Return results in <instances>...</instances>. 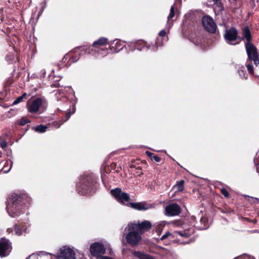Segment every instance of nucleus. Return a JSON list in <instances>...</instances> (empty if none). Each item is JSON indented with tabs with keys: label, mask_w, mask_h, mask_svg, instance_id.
Here are the masks:
<instances>
[{
	"label": "nucleus",
	"mask_w": 259,
	"mask_h": 259,
	"mask_svg": "<svg viewBox=\"0 0 259 259\" xmlns=\"http://www.w3.org/2000/svg\"><path fill=\"white\" fill-rule=\"evenodd\" d=\"M11 247L8 239L2 238L0 240V256L5 257L9 254Z\"/></svg>",
	"instance_id": "11"
},
{
	"label": "nucleus",
	"mask_w": 259,
	"mask_h": 259,
	"mask_svg": "<svg viewBox=\"0 0 259 259\" xmlns=\"http://www.w3.org/2000/svg\"><path fill=\"white\" fill-rule=\"evenodd\" d=\"M237 35L238 33L237 30L233 28L226 31L224 37L227 43L230 45H235V44H232L231 42L237 39Z\"/></svg>",
	"instance_id": "14"
},
{
	"label": "nucleus",
	"mask_w": 259,
	"mask_h": 259,
	"mask_svg": "<svg viewBox=\"0 0 259 259\" xmlns=\"http://www.w3.org/2000/svg\"><path fill=\"white\" fill-rule=\"evenodd\" d=\"M14 231L17 235L20 236L22 234V231L19 226L15 225L14 227Z\"/></svg>",
	"instance_id": "28"
},
{
	"label": "nucleus",
	"mask_w": 259,
	"mask_h": 259,
	"mask_svg": "<svg viewBox=\"0 0 259 259\" xmlns=\"http://www.w3.org/2000/svg\"><path fill=\"white\" fill-rule=\"evenodd\" d=\"M66 56H65L63 59H62V61H63L64 62H65V60H66Z\"/></svg>",
	"instance_id": "45"
},
{
	"label": "nucleus",
	"mask_w": 259,
	"mask_h": 259,
	"mask_svg": "<svg viewBox=\"0 0 259 259\" xmlns=\"http://www.w3.org/2000/svg\"><path fill=\"white\" fill-rule=\"evenodd\" d=\"M221 193L222 194L226 197H227L229 196V192H228V191L225 189V188H222L221 189Z\"/></svg>",
	"instance_id": "30"
},
{
	"label": "nucleus",
	"mask_w": 259,
	"mask_h": 259,
	"mask_svg": "<svg viewBox=\"0 0 259 259\" xmlns=\"http://www.w3.org/2000/svg\"><path fill=\"white\" fill-rule=\"evenodd\" d=\"M194 228L188 226L186 228H184L183 230L176 231L175 233L182 237L187 238L192 235L194 233Z\"/></svg>",
	"instance_id": "16"
},
{
	"label": "nucleus",
	"mask_w": 259,
	"mask_h": 259,
	"mask_svg": "<svg viewBox=\"0 0 259 259\" xmlns=\"http://www.w3.org/2000/svg\"><path fill=\"white\" fill-rule=\"evenodd\" d=\"M202 22L204 28L210 33H214L217 26L213 19L209 16H204L202 19Z\"/></svg>",
	"instance_id": "9"
},
{
	"label": "nucleus",
	"mask_w": 259,
	"mask_h": 259,
	"mask_svg": "<svg viewBox=\"0 0 259 259\" xmlns=\"http://www.w3.org/2000/svg\"><path fill=\"white\" fill-rule=\"evenodd\" d=\"M176 8V4L174 3L171 7L169 14L167 17V23L171 20L175 16V10Z\"/></svg>",
	"instance_id": "24"
},
{
	"label": "nucleus",
	"mask_w": 259,
	"mask_h": 259,
	"mask_svg": "<svg viewBox=\"0 0 259 259\" xmlns=\"http://www.w3.org/2000/svg\"><path fill=\"white\" fill-rule=\"evenodd\" d=\"M13 56L12 57H10V58H9V56H7L6 57V59H7V60H13Z\"/></svg>",
	"instance_id": "44"
},
{
	"label": "nucleus",
	"mask_w": 259,
	"mask_h": 259,
	"mask_svg": "<svg viewBox=\"0 0 259 259\" xmlns=\"http://www.w3.org/2000/svg\"><path fill=\"white\" fill-rule=\"evenodd\" d=\"M71 114V112H68V113L66 114V120H65V121H66V120H68V119H69V118H70V117Z\"/></svg>",
	"instance_id": "40"
},
{
	"label": "nucleus",
	"mask_w": 259,
	"mask_h": 259,
	"mask_svg": "<svg viewBox=\"0 0 259 259\" xmlns=\"http://www.w3.org/2000/svg\"><path fill=\"white\" fill-rule=\"evenodd\" d=\"M130 224L134 228L138 230L141 234L149 230L152 227L151 223L148 221H145L141 223L136 224L131 223Z\"/></svg>",
	"instance_id": "12"
},
{
	"label": "nucleus",
	"mask_w": 259,
	"mask_h": 259,
	"mask_svg": "<svg viewBox=\"0 0 259 259\" xmlns=\"http://www.w3.org/2000/svg\"><path fill=\"white\" fill-rule=\"evenodd\" d=\"M54 254L50 253L41 252L39 254H35L33 258L36 259H53L52 256Z\"/></svg>",
	"instance_id": "21"
},
{
	"label": "nucleus",
	"mask_w": 259,
	"mask_h": 259,
	"mask_svg": "<svg viewBox=\"0 0 259 259\" xmlns=\"http://www.w3.org/2000/svg\"><path fill=\"white\" fill-rule=\"evenodd\" d=\"M94 185V179L91 176H83L80 178L77 184L78 193L81 195H85L91 192Z\"/></svg>",
	"instance_id": "2"
},
{
	"label": "nucleus",
	"mask_w": 259,
	"mask_h": 259,
	"mask_svg": "<svg viewBox=\"0 0 259 259\" xmlns=\"http://www.w3.org/2000/svg\"><path fill=\"white\" fill-rule=\"evenodd\" d=\"M26 96V93H24L21 96L17 98L13 102V105H16L19 103H20L21 102H22V101L23 100V99Z\"/></svg>",
	"instance_id": "27"
},
{
	"label": "nucleus",
	"mask_w": 259,
	"mask_h": 259,
	"mask_svg": "<svg viewBox=\"0 0 259 259\" xmlns=\"http://www.w3.org/2000/svg\"><path fill=\"white\" fill-rule=\"evenodd\" d=\"M137 49L138 50H139V51L142 50V49H141V48H138V47H137Z\"/></svg>",
	"instance_id": "50"
},
{
	"label": "nucleus",
	"mask_w": 259,
	"mask_h": 259,
	"mask_svg": "<svg viewBox=\"0 0 259 259\" xmlns=\"http://www.w3.org/2000/svg\"><path fill=\"white\" fill-rule=\"evenodd\" d=\"M146 154L149 156V157H150L151 158H152V157H153V156L154 155V154L152 153H151L149 151H146Z\"/></svg>",
	"instance_id": "39"
},
{
	"label": "nucleus",
	"mask_w": 259,
	"mask_h": 259,
	"mask_svg": "<svg viewBox=\"0 0 259 259\" xmlns=\"http://www.w3.org/2000/svg\"><path fill=\"white\" fill-rule=\"evenodd\" d=\"M110 49L111 50H113L114 51L118 52L120 50H122L123 48V45L121 41L119 39H115L113 41H111L110 44Z\"/></svg>",
	"instance_id": "18"
},
{
	"label": "nucleus",
	"mask_w": 259,
	"mask_h": 259,
	"mask_svg": "<svg viewBox=\"0 0 259 259\" xmlns=\"http://www.w3.org/2000/svg\"><path fill=\"white\" fill-rule=\"evenodd\" d=\"M23 197L21 195L12 194L11 199L7 206V211L9 215L12 218L19 217L23 213Z\"/></svg>",
	"instance_id": "1"
},
{
	"label": "nucleus",
	"mask_w": 259,
	"mask_h": 259,
	"mask_svg": "<svg viewBox=\"0 0 259 259\" xmlns=\"http://www.w3.org/2000/svg\"><path fill=\"white\" fill-rule=\"evenodd\" d=\"M61 97H63V98L64 97V94H63V93H62V96H61Z\"/></svg>",
	"instance_id": "52"
},
{
	"label": "nucleus",
	"mask_w": 259,
	"mask_h": 259,
	"mask_svg": "<svg viewBox=\"0 0 259 259\" xmlns=\"http://www.w3.org/2000/svg\"><path fill=\"white\" fill-rule=\"evenodd\" d=\"M244 196H245V197L251 198L252 199H254L255 200H257V201H258V202H259V199H258V198H253V197H249V196H248V195H245Z\"/></svg>",
	"instance_id": "41"
},
{
	"label": "nucleus",
	"mask_w": 259,
	"mask_h": 259,
	"mask_svg": "<svg viewBox=\"0 0 259 259\" xmlns=\"http://www.w3.org/2000/svg\"><path fill=\"white\" fill-rule=\"evenodd\" d=\"M238 73L240 76L246 79L247 77L245 76V70L244 66H241L238 69Z\"/></svg>",
	"instance_id": "26"
},
{
	"label": "nucleus",
	"mask_w": 259,
	"mask_h": 259,
	"mask_svg": "<svg viewBox=\"0 0 259 259\" xmlns=\"http://www.w3.org/2000/svg\"><path fill=\"white\" fill-rule=\"evenodd\" d=\"M132 254L139 259H156L154 256L143 251H133Z\"/></svg>",
	"instance_id": "17"
},
{
	"label": "nucleus",
	"mask_w": 259,
	"mask_h": 259,
	"mask_svg": "<svg viewBox=\"0 0 259 259\" xmlns=\"http://www.w3.org/2000/svg\"><path fill=\"white\" fill-rule=\"evenodd\" d=\"M166 34V31L165 30H162L159 32V35L160 36H164Z\"/></svg>",
	"instance_id": "37"
},
{
	"label": "nucleus",
	"mask_w": 259,
	"mask_h": 259,
	"mask_svg": "<svg viewBox=\"0 0 259 259\" xmlns=\"http://www.w3.org/2000/svg\"><path fill=\"white\" fill-rule=\"evenodd\" d=\"M90 252L92 255L101 259V255L105 253V248L103 244L96 242L91 245Z\"/></svg>",
	"instance_id": "8"
},
{
	"label": "nucleus",
	"mask_w": 259,
	"mask_h": 259,
	"mask_svg": "<svg viewBox=\"0 0 259 259\" xmlns=\"http://www.w3.org/2000/svg\"><path fill=\"white\" fill-rule=\"evenodd\" d=\"M152 159H154L156 162H159L161 160L160 158L157 156V155H153V157H152Z\"/></svg>",
	"instance_id": "35"
},
{
	"label": "nucleus",
	"mask_w": 259,
	"mask_h": 259,
	"mask_svg": "<svg viewBox=\"0 0 259 259\" xmlns=\"http://www.w3.org/2000/svg\"><path fill=\"white\" fill-rule=\"evenodd\" d=\"M81 51H85V52H88L89 54H91L95 57H99L100 56L102 57L106 56L108 53V50L106 49H102L98 48H91V47L89 48H81Z\"/></svg>",
	"instance_id": "7"
},
{
	"label": "nucleus",
	"mask_w": 259,
	"mask_h": 259,
	"mask_svg": "<svg viewBox=\"0 0 259 259\" xmlns=\"http://www.w3.org/2000/svg\"><path fill=\"white\" fill-rule=\"evenodd\" d=\"M127 205L138 210H147L152 207L151 204L144 202H131L128 203Z\"/></svg>",
	"instance_id": "15"
},
{
	"label": "nucleus",
	"mask_w": 259,
	"mask_h": 259,
	"mask_svg": "<svg viewBox=\"0 0 259 259\" xmlns=\"http://www.w3.org/2000/svg\"><path fill=\"white\" fill-rule=\"evenodd\" d=\"M42 100L40 98H36L32 102L27 103L28 111L31 113L37 112L42 104Z\"/></svg>",
	"instance_id": "13"
},
{
	"label": "nucleus",
	"mask_w": 259,
	"mask_h": 259,
	"mask_svg": "<svg viewBox=\"0 0 259 259\" xmlns=\"http://www.w3.org/2000/svg\"><path fill=\"white\" fill-rule=\"evenodd\" d=\"M56 259H75L74 251L68 246L60 248L57 254L54 255Z\"/></svg>",
	"instance_id": "5"
},
{
	"label": "nucleus",
	"mask_w": 259,
	"mask_h": 259,
	"mask_svg": "<svg viewBox=\"0 0 259 259\" xmlns=\"http://www.w3.org/2000/svg\"><path fill=\"white\" fill-rule=\"evenodd\" d=\"M141 45H142L143 46H144L145 45V43L144 42H141L140 43Z\"/></svg>",
	"instance_id": "48"
},
{
	"label": "nucleus",
	"mask_w": 259,
	"mask_h": 259,
	"mask_svg": "<svg viewBox=\"0 0 259 259\" xmlns=\"http://www.w3.org/2000/svg\"><path fill=\"white\" fill-rule=\"evenodd\" d=\"M184 188V181L181 180L177 183L173 187V189H177L178 192H181Z\"/></svg>",
	"instance_id": "23"
},
{
	"label": "nucleus",
	"mask_w": 259,
	"mask_h": 259,
	"mask_svg": "<svg viewBox=\"0 0 259 259\" xmlns=\"http://www.w3.org/2000/svg\"><path fill=\"white\" fill-rule=\"evenodd\" d=\"M60 99H61V98H60V99H59V98H58V97H57V100H58V101H59V100H60Z\"/></svg>",
	"instance_id": "53"
},
{
	"label": "nucleus",
	"mask_w": 259,
	"mask_h": 259,
	"mask_svg": "<svg viewBox=\"0 0 259 259\" xmlns=\"http://www.w3.org/2000/svg\"><path fill=\"white\" fill-rule=\"evenodd\" d=\"M234 259H254V257L252 256H248L247 255H243L241 256H238Z\"/></svg>",
	"instance_id": "31"
},
{
	"label": "nucleus",
	"mask_w": 259,
	"mask_h": 259,
	"mask_svg": "<svg viewBox=\"0 0 259 259\" xmlns=\"http://www.w3.org/2000/svg\"><path fill=\"white\" fill-rule=\"evenodd\" d=\"M127 230L128 233L126 235V240L128 243L133 246H135L140 244L142 241L141 233L134 228L131 224H128L125 228V231Z\"/></svg>",
	"instance_id": "3"
},
{
	"label": "nucleus",
	"mask_w": 259,
	"mask_h": 259,
	"mask_svg": "<svg viewBox=\"0 0 259 259\" xmlns=\"http://www.w3.org/2000/svg\"><path fill=\"white\" fill-rule=\"evenodd\" d=\"M11 231H12V230H11V229H7V232H9V233H10V232H11Z\"/></svg>",
	"instance_id": "46"
},
{
	"label": "nucleus",
	"mask_w": 259,
	"mask_h": 259,
	"mask_svg": "<svg viewBox=\"0 0 259 259\" xmlns=\"http://www.w3.org/2000/svg\"><path fill=\"white\" fill-rule=\"evenodd\" d=\"M254 164L257 166L259 164V156H256L254 159Z\"/></svg>",
	"instance_id": "36"
},
{
	"label": "nucleus",
	"mask_w": 259,
	"mask_h": 259,
	"mask_svg": "<svg viewBox=\"0 0 259 259\" xmlns=\"http://www.w3.org/2000/svg\"><path fill=\"white\" fill-rule=\"evenodd\" d=\"M213 2H215L218 6L219 10H222L223 9V7L222 5V3L221 0H213Z\"/></svg>",
	"instance_id": "33"
},
{
	"label": "nucleus",
	"mask_w": 259,
	"mask_h": 259,
	"mask_svg": "<svg viewBox=\"0 0 259 259\" xmlns=\"http://www.w3.org/2000/svg\"><path fill=\"white\" fill-rule=\"evenodd\" d=\"M245 49L249 60L253 61L255 65L259 64V56L257 48L252 43L245 42Z\"/></svg>",
	"instance_id": "4"
},
{
	"label": "nucleus",
	"mask_w": 259,
	"mask_h": 259,
	"mask_svg": "<svg viewBox=\"0 0 259 259\" xmlns=\"http://www.w3.org/2000/svg\"><path fill=\"white\" fill-rule=\"evenodd\" d=\"M27 122L26 121H23V123H22V125H24L25 123H26Z\"/></svg>",
	"instance_id": "49"
},
{
	"label": "nucleus",
	"mask_w": 259,
	"mask_h": 259,
	"mask_svg": "<svg viewBox=\"0 0 259 259\" xmlns=\"http://www.w3.org/2000/svg\"><path fill=\"white\" fill-rule=\"evenodd\" d=\"M171 234L169 232H167L163 235H162L161 237V240H163L166 239L168 236L170 235Z\"/></svg>",
	"instance_id": "34"
},
{
	"label": "nucleus",
	"mask_w": 259,
	"mask_h": 259,
	"mask_svg": "<svg viewBox=\"0 0 259 259\" xmlns=\"http://www.w3.org/2000/svg\"><path fill=\"white\" fill-rule=\"evenodd\" d=\"M35 256V254H31L30 256H29L28 258H26V259H32L33 258V257Z\"/></svg>",
	"instance_id": "42"
},
{
	"label": "nucleus",
	"mask_w": 259,
	"mask_h": 259,
	"mask_svg": "<svg viewBox=\"0 0 259 259\" xmlns=\"http://www.w3.org/2000/svg\"><path fill=\"white\" fill-rule=\"evenodd\" d=\"M181 212L180 206L176 203H171L165 208V214L167 216H175Z\"/></svg>",
	"instance_id": "10"
},
{
	"label": "nucleus",
	"mask_w": 259,
	"mask_h": 259,
	"mask_svg": "<svg viewBox=\"0 0 259 259\" xmlns=\"http://www.w3.org/2000/svg\"><path fill=\"white\" fill-rule=\"evenodd\" d=\"M159 250L160 251L162 252V253H165L166 252V250L165 248H164L163 247H160V246H158L157 247Z\"/></svg>",
	"instance_id": "38"
},
{
	"label": "nucleus",
	"mask_w": 259,
	"mask_h": 259,
	"mask_svg": "<svg viewBox=\"0 0 259 259\" xmlns=\"http://www.w3.org/2000/svg\"><path fill=\"white\" fill-rule=\"evenodd\" d=\"M41 73H42V75L43 76H45V74H46V71L45 69H42L41 71Z\"/></svg>",
	"instance_id": "43"
},
{
	"label": "nucleus",
	"mask_w": 259,
	"mask_h": 259,
	"mask_svg": "<svg viewBox=\"0 0 259 259\" xmlns=\"http://www.w3.org/2000/svg\"><path fill=\"white\" fill-rule=\"evenodd\" d=\"M256 171L258 173H259V167H256Z\"/></svg>",
	"instance_id": "47"
},
{
	"label": "nucleus",
	"mask_w": 259,
	"mask_h": 259,
	"mask_svg": "<svg viewBox=\"0 0 259 259\" xmlns=\"http://www.w3.org/2000/svg\"><path fill=\"white\" fill-rule=\"evenodd\" d=\"M12 165H13V162L11 160H9L6 161L5 163L3 168H2V170L5 173H7V172H9L10 170V169H11V168L12 167Z\"/></svg>",
	"instance_id": "22"
},
{
	"label": "nucleus",
	"mask_w": 259,
	"mask_h": 259,
	"mask_svg": "<svg viewBox=\"0 0 259 259\" xmlns=\"http://www.w3.org/2000/svg\"><path fill=\"white\" fill-rule=\"evenodd\" d=\"M47 128V126L40 124L35 126L34 128L35 132L42 133L45 132Z\"/></svg>",
	"instance_id": "25"
},
{
	"label": "nucleus",
	"mask_w": 259,
	"mask_h": 259,
	"mask_svg": "<svg viewBox=\"0 0 259 259\" xmlns=\"http://www.w3.org/2000/svg\"><path fill=\"white\" fill-rule=\"evenodd\" d=\"M242 35L246 40V42L251 43V40L252 39V36L251 35L250 31L248 27H245L243 28L242 31Z\"/></svg>",
	"instance_id": "20"
},
{
	"label": "nucleus",
	"mask_w": 259,
	"mask_h": 259,
	"mask_svg": "<svg viewBox=\"0 0 259 259\" xmlns=\"http://www.w3.org/2000/svg\"><path fill=\"white\" fill-rule=\"evenodd\" d=\"M0 145L3 149H4L7 146V142L5 140H1L0 142Z\"/></svg>",
	"instance_id": "32"
},
{
	"label": "nucleus",
	"mask_w": 259,
	"mask_h": 259,
	"mask_svg": "<svg viewBox=\"0 0 259 259\" xmlns=\"http://www.w3.org/2000/svg\"><path fill=\"white\" fill-rule=\"evenodd\" d=\"M246 67L247 68V70L248 71L253 74L254 72H253V66L252 65H250V64H248L246 65Z\"/></svg>",
	"instance_id": "29"
},
{
	"label": "nucleus",
	"mask_w": 259,
	"mask_h": 259,
	"mask_svg": "<svg viewBox=\"0 0 259 259\" xmlns=\"http://www.w3.org/2000/svg\"><path fill=\"white\" fill-rule=\"evenodd\" d=\"M77 60V59H76V60H74V59H73L72 61H73V62H75V61H76Z\"/></svg>",
	"instance_id": "51"
},
{
	"label": "nucleus",
	"mask_w": 259,
	"mask_h": 259,
	"mask_svg": "<svg viewBox=\"0 0 259 259\" xmlns=\"http://www.w3.org/2000/svg\"><path fill=\"white\" fill-rule=\"evenodd\" d=\"M108 44V39L106 37H100L99 39L94 41L91 48H99L100 46H103Z\"/></svg>",
	"instance_id": "19"
},
{
	"label": "nucleus",
	"mask_w": 259,
	"mask_h": 259,
	"mask_svg": "<svg viewBox=\"0 0 259 259\" xmlns=\"http://www.w3.org/2000/svg\"><path fill=\"white\" fill-rule=\"evenodd\" d=\"M110 193L120 203L124 204V202H128L130 200L129 195L125 192H122L120 188H116L112 189Z\"/></svg>",
	"instance_id": "6"
}]
</instances>
